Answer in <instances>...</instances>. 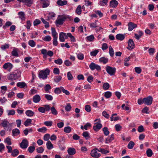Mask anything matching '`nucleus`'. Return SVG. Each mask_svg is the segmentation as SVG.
Segmentation results:
<instances>
[{
  "label": "nucleus",
  "instance_id": "nucleus-1",
  "mask_svg": "<svg viewBox=\"0 0 158 158\" xmlns=\"http://www.w3.org/2000/svg\"><path fill=\"white\" fill-rule=\"evenodd\" d=\"M12 124V123H10L7 120H3L0 123V125L2 126L4 129L0 131V135L2 136H3L5 135V131L11 130Z\"/></svg>",
  "mask_w": 158,
  "mask_h": 158
},
{
  "label": "nucleus",
  "instance_id": "nucleus-2",
  "mask_svg": "<svg viewBox=\"0 0 158 158\" xmlns=\"http://www.w3.org/2000/svg\"><path fill=\"white\" fill-rule=\"evenodd\" d=\"M73 20L71 16L68 15H64L61 16V18L59 19L56 20V25H62L64 22L65 20L71 21Z\"/></svg>",
  "mask_w": 158,
  "mask_h": 158
},
{
  "label": "nucleus",
  "instance_id": "nucleus-3",
  "mask_svg": "<svg viewBox=\"0 0 158 158\" xmlns=\"http://www.w3.org/2000/svg\"><path fill=\"white\" fill-rule=\"evenodd\" d=\"M21 72L19 70L14 71L11 74L9 75L7 78L9 80L13 81L18 79L20 76Z\"/></svg>",
  "mask_w": 158,
  "mask_h": 158
},
{
  "label": "nucleus",
  "instance_id": "nucleus-4",
  "mask_svg": "<svg viewBox=\"0 0 158 158\" xmlns=\"http://www.w3.org/2000/svg\"><path fill=\"white\" fill-rule=\"evenodd\" d=\"M50 72V70L47 69L45 70L40 71L39 74V78L43 79H46L47 78L48 75L49 74Z\"/></svg>",
  "mask_w": 158,
  "mask_h": 158
},
{
  "label": "nucleus",
  "instance_id": "nucleus-5",
  "mask_svg": "<svg viewBox=\"0 0 158 158\" xmlns=\"http://www.w3.org/2000/svg\"><path fill=\"white\" fill-rule=\"evenodd\" d=\"M99 152V150L98 149H93L91 152V155L94 158H98L101 156Z\"/></svg>",
  "mask_w": 158,
  "mask_h": 158
},
{
  "label": "nucleus",
  "instance_id": "nucleus-6",
  "mask_svg": "<svg viewBox=\"0 0 158 158\" xmlns=\"http://www.w3.org/2000/svg\"><path fill=\"white\" fill-rule=\"evenodd\" d=\"M107 73L111 76L115 74L116 72V68L114 67H112L110 66H107L106 68Z\"/></svg>",
  "mask_w": 158,
  "mask_h": 158
},
{
  "label": "nucleus",
  "instance_id": "nucleus-7",
  "mask_svg": "<svg viewBox=\"0 0 158 158\" xmlns=\"http://www.w3.org/2000/svg\"><path fill=\"white\" fill-rule=\"evenodd\" d=\"M153 98L152 96H149L148 97L143 98L144 104L147 105H150L152 104L153 101Z\"/></svg>",
  "mask_w": 158,
  "mask_h": 158
},
{
  "label": "nucleus",
  "instance_id": "nucleus-8",
  "mask_svg": "<svg viewBox=\"0 0 158 158\" xmlns=\"http://www.w3.org/2000/svg\"><path fill=\"white\" fill-rule=\"evenodd\" d=\"M13 67V66L12 64L10 62H7L3 64L2 68L4 70H6L10 72Z\"/></svg>",
  "mask_w": 158,
  "mask_h": 158
},
{
  "label": "nucleus",
  "instance_id": "nucleus-9",
  "mask_svg": "<svg viewBox=\"0 0 158 158\" xmlns=\"http://www.w3.org/2000/svg\"><path fill=\"white\" fill-rule=\"evenodd\" d=\"M89 67L92 70H93L95 69H96L98 71H100L101 70V67L99 65L95 64L93 62H92L90 64Z\"/></svg>",
  "mask_w": 158,
  "mask_h": 158
},
{
  "label": "nucleus",
  "instance_id": "nucleus-10",
  "mask_svg": "<svg viewBox=\"0 0 158 158\" xmlns=\"http://www.w3.org/2000/svg\"><path fill=\"white\" fill-rule=\"evenodd\" d=\"M67 38L68 37L66 33L63 32H61L60 33L59 39L60 41L61 42H64L65 39H67Z\"/></svg>",
  "mask_w": 158,
  "mask_h": 158
},
{
  "label": "nucleus",
  "instance_id": "nucleus-11",
  "mask_svg": "<svg viewBox=\"0 0 158 158\" xmlns=\"http://www.w3.org/2000/svg\"><path fill=\"white\" fill-rule=\"evenodd\" d=\"M128 47L127 48L130 50L133 49L135 48V44L132 39H130L128 41Z\"/></svg>",
  "mask_w": 158,
  "mask_h": 158
},
{
  "label": "nucleus",
  "instance_id": "nucleus-12",
  "mask_svg": "<svg viewBox=\"0 0 158 158\" xmlns=\"http://www.w3.org/2000/svg\"><path fill=\"white\" fill-rule=\"evenodd\" d=\"M28 145V141L26 139H23L20 143V147L21 148H27Z\"/></svg>",
  "mask_w": 158,
  "mask_h": 158
},
{
  "label": "nucleus",
  "instance_id": "nucleus-13",
  "mask_svg": "<svg viewBox=\"0 0 158 158\" xmlns=\"http://www.w3.org/2000/svg\"><path fill=\"white\" fill-rule=\"evenodd\" d=\"M20 2L24 3L25 5L28 6H30L33 3V0H17Z\"/></svg>",
  "mask_w": 158,
  "mask_h": 158
},
{
  "label": "nucleus",
  "instance_id": "nucleus-14",
  "mask_svg": "<svg viewBox=\"0 0 158 158\" xmlns=\"http://www.w3.org/2000/svg\"><path fill=\"white\" fill-rule=\"evenodd\" d=\"M128 30L129 31H132L134 28H136L137 27L136 24L131 22H129L128 23Z\"/></svg>",
  "mask_w": 158,
  "mask_h": 158
},
{
  "label": "nucleus",
  "instance_id": "nucleus-15",
  "mask_svg": "<svg viewBox=\"0 0 158 158\" xmlns=\"http://www.w3.org/2000/svg\"><path fill=\"white\" fill-rule=\"evenodd\" d=\"M125 35V34H118L116 35V38L118 40L122 41L124 39Z\"/></svg>",
  "mask_w": 158,
  "mask_h": 158
},
{
  "label": "nucleus",
  "instance_id": "nucleus-16",
  "mask_svg": "<svg viewBox=\"0 0 158 158\" xmlns=\"http://www.w3.org/2000/svg\"><path fill=\"white\" fill-rule=\"evenodd\" d=\"M118 2L116 0H112L110 1V6L111 7H116L118 5Z\"/></svg>",
  "mask_w": 158,
  "mask_h": 158
},
{
  "label": "nucleus",
  "instance_id": "nucleus-17",
  "mask_svg": "<svg viewBox=\"0 0 158 158\" xmlns=\"http://www.w3.org/2000/svg\"><path fill=\"white\" fill-rule=\"evenodd\" d=\"M33 99L34 102L37 103L40 101V97L39 95H36L33 97Z\"/></svg>",
  "mask_w": 158,
  "mask_h": 158
},
{
  "label": "nucleus",
  "instance_id": "nucleus-18",
  "mask_svg": "<svg viewBox=\"0 0 158 158\" xmlns=\"http://www.w3.org/2000/svg\"><path fill=\"white\" fill-rule=\"evenodd\" d=\"M102 127V124L99 123L97 124L96 125L94 126L93 128L95 131H97Z\"/></svg>",
  "mask_w": 158,
  "mask_h": 158
},
{
  "label": "nucleus",
  "instance_id": "nucleus-19",
  "mask_svg": "<svg viewBox=\"0 0 158 158\" xmlns=\"http://www.w3.org/2000/svg\"><path fill=\"white\" fill-rule=\"evenodd\" d=\"M56 3L58 6H63L66 5L67 3V2L66 1L58 0L57 1Z\"/></svg>",
  "mask_w": 158,
  "mask_h": 158
},
{
  "label": "nucleus",
  "instance_id": "nucleus-20",
  "mask_svg": "<svg viewBox=\"0 0 158 158\" xmlns=\"http://www.w3.org/2000/svg\"><path fill=\"white\" fill-rule=\"evenodd\" d=\"M114 139V135L112 134L110 136H109L106 140V143H109L111 142Z\"/></svg>",
  "mask_w": 158,
  "mask_h": 158
},
{
  "label": "nucleus",
  "instance_id": "nucleus-21",
  "mask_svg": "<svg viewBox=\"0 0 158 158\" xmlns=\"http://www.w3.org/2000/svg\"><path fill=\"white\" fill-rule=\"evenodd\" d=\"M41 3L42 4L43 8L46 7L49 5L48 2V0H42Z\"/></svg>",
  "mask_w": 158,
  "mask_h": 158
},
{
  "label": "nucleus",
  "instance_id": "nucleus-22",
  "mask_svg": "<svg viewBox=\"0 0 158 158\" xmlns=\"http://www.w3.org/2000/svg\"><path fill=\"white\" fill-rule=\"evenodd\" d=\"M17 86L21 88H24L27 86L26 84L24 82H19L17 84Z\"/></svg>",
  "mask_w": 158,
  "mask_h": 158
},
{
  "label": "nucleus",
  "instance_id": "nucleus-23",
  "mask_svg": "<svg viewBox=\"0 0 158 158\" xmlns=\"http://www.w3.org/2000/svg\"><path fill=\"white\" fill-rule=\"evenodd\" d=\"M12 133L13 136H17L19 134V130L17 128L14 129L12 131Z\"/></svg>",
  "mask_w": 158,
  "mask_h": 158
},
{
  "label": "nucleus",
  "instance_id": "nucleus-24",
  "mask_svg": "<svg viewBox=\"0 0 158 158\" xmlns=\"http://www.w3.org/2000/svg\"><path fill=\"white\" fill-rule=\"evenodd\" d=\"M19 17L22 20H24L25 19L24 13L23 12L21 11L18 13Z\"/></svg>",
  "mask_w": 158,
  "mask_h": 158
},
{
  "label": "nucleus",
  "instance_id": "nucleus-25",
  "mask_svg": "<svg viewBox=\"0 0 158 158\" xmlns=\"http://www.w3.org/2000/svg\"><path fill=\"white\" fill-rule=\"evenodd\" d=\"M99 61L100 62H102L104 64H106L108 61V59L105 57H102L99 59Z\"/></svg>",
  "mask_w": 158,
  "mask_h": 158
},
{
  "label": "nucleus",
  "instance_id": "nucleus-26",
  "mask_svg": "<svg viewBox=\"0 0 158 158\" xmlns=\"http://www.w3.org/2000/svg\"><path fill=\"white\" fill-rule=\"evenodd\" d=\"M109 52L111 56L112 57L114 56V51L111 46H110L109 47Z\"/></svg>",
  "mask_w": 158,
  "mask_h": 158
},
{
  "label": "nucleus",
  "instance_id": "nucleus-27",
  "mask_svg": "<svg viewBox=\"0 0 158 158\" xmlns=\"http://www.w3.org/2000/svg\"><path fill=\"white\" fill-rule=\"evenodd\" d=\"M25 113L28 116L31 117L33 115L34 113L31 110H27L26 111Z\"/></svg>",
  "mask_w": 158,
  "mask_h": 158
},
{
  "label": "nucleus",
  "instance_id": "nucleus-28",
  "mask_svg": "<svg viewBox=\"0 0 158 158\" xmlns=\"http://www.w3.org/2000/svg\"><path fill=\"white\" fill-rule=\"evenodd\" d=\"M76 13L78 15H80L81 13V5H78L77 7Z\"/></svg>",
  "mask_w": 158,
  "mask_h": 158
},
{
  "label": "nucleus",
  "instance_id": "nucleus-29",
  "mask_svg": "<svg viewBox=\"0 0 158 158\" xmlns=\"http://www.w3.org/2000/svg\"><path fill=\"white\" fill-rule=\"evenodd\" d=\"M52 35L53 37H57V36H56L57 35V33L56 32L55 29L54 27H52Z\"/></svg>",
  "mask_w": 158,
  "mask_h": 158
},
{
  "label": "nucleus",
  "instance_id": "nucleus-30",
  "mask_svg": "<svg viewBox=\"0 0 158 158\" xmlns=\"http://www.w3.org/2000/svg\"><path fill=\"white\" fill-rule=\"evenodd\" d=\"M37 131L39 132L45 133L47 131V129L45 127H43L42 128L38 129Z\"/></svg>",
  "mask_w": 158,
  "mask_h": 158
},
{
  "label": "nucleus",
  "instance_id": "nucleus-31",
  "mask_svg": "<svg viewBox=\"0 0 158 158\" xmlns=\"http://www.w3.org/2000/svg\"><path fill=\"white\" fill-rule=\"evenodd\" d=\"M108 0H100L99 4L101 6H105L107 5Z\"/></svg>",
  "mask_w": 158,
  "mask_h": 158
},
{
  "label": "nucleus",
  "instance_id": "nucleus-32",
  "mask_svg": "<svg viewBox=\"0 0 158 158\" xmlns=\"http://www.w3.org/2000/svg\"><path fill=\"white\" fill-rule=\"evenodd\" d=\"M68 152L69 155H73L76 153V151L75 149H68Z\"/></svg>",
  "mask_w": 158,
  "mask_h": 158
},
{
  "label": "nucleus",
  "instance_id": "nucleus-33",
  "mask_svg": "<svg viewBox=\"0 0 158 158\" xmlns=\"http://www.w3.org/2000/svg\"><path fill=\"white\" fill-rule=\"evenodd\" d=\"M44 88L46 92L49 93V90L51 89L52 87L49 84H48L45 85Z\"/></svg>",
  "mask_w": 158,
  "mask_h": 158
},
{
  "label": "nucleus",
  "instance_id": "nucleus-34",
  "mask_svg": "<svg viewBox=\"0 0 158 158\" xmlns=\"http://www.w3.org/2000/svg\"><path fill=\"white\" fill-rule=\"evenodd\" d=\"M104 134L106 135H108L109 134L110 132L108 131V129L107 127H105L103 128Z\"/></svg>",
  "mask_w": 158,
  "mask_h": 158
},
{
  "label": "nucleus",
  "instance_id": "nucleus-35",
  "mask_svg": "<svg viewBox=\"0 0 158 158\" xmlns=\"http://www.w3.org/2000/svg\"><path fill=\"white\" fill-rule=\"evenodd\" d=\"M61 79V77L59 76L55 77L54 78V80L55 82L56 83H58L60 81Z\"/></svg>",
  "mask_w": 158,
  "mask_h": 158
},
{
  "label": "nucleus",
  "instance_id": "nucleus-36",
  "mask_svg": "<svg viewBox=\"0 0 158 158\" xmlns=\"http://www.w3.org/2000/svg\"><path fill=\"white\" fill-rule=\"evenodd\" d=\"M98 52L99 51L98 49H95L90 52V55L91 56H96Z\"/></svg>",
  "mask_w": 158,
  "mask_h": 158
},
{
  "label": "nucleus",
  "instance_id": "nucleus-37",
  "mask_svg": "<svg viewBox=\"0 0 158 158\" xmlns=\"http://www.w3.org/2000/svg\"><path fill=\"white\" fill-rule=\"evenodd\" d=\"M40 19L41 20L42 22L45 24V28H48L49 27V23L45 21L43 18H41Z\"/></svg>",
  "mask_w": 158,
  "mask_h": 158
},
{
  "label": "nucleus",
  "instance_id": "nucleus-38",
  "mask_svg": "<svg viewBox=\"0 0 158 158\" xmlns=\"http://www.w3.org/2000/svg\"><path fill=\"white\" fill-rule=\"evenodd\" d=\"M51 110L52 114L54 115H57L58 114L57 111L56 110L54 106H52L51 108Z\"/></svg>",
  "mask_w": 158,
  "mask_h": 158
},
{
  "label": "nucleus",
  "instance_id": "nucleus-39",
  "mask_svg": "<svg viewBox=\"0 0 158 158\" xmlns=\"http://www.w3.org/2000/svg\"><path fill=\"white\" fill-rule=\"evenodd\" d=\"M146 154L148 156L151 157L153 154L152 151L151 149H149L147 150Z\"/></svg>",
  "mask_w": 158,
  "mask_h": 158
},
{
  "label": "nucleus",
  "instance_id": "nucleus-40",
  "mask_svg": "<svg viewBox=\"0 0 158 158\" xmlns=\"http://www.w3.org/2000/svg\"><path fill=\"white\" fill-rule=\"evenodd\" d=\"M82 135L86 139H88L90 137L89 133L88 131H85V132H84L82 134Z\"/></svg>",
  "mask_w": 158,
  "mask_h": 158
},
{
  "label": "nucleus",
  "instance_id": "nucleus-41",
  "mask_svg": "<svg viewBox=\"0 0 158 158\" xmlns=\"http://www.w3.org/2000/svg\"><path fill=\"white\" fill-rule=\"evenodd\" d=\"M42 39L46 41H49L51 40V37L49 35H46L42 38Z\"/></svg>",
  "mask_w": 158,
  "mask_h": 158
},
{
  "label": "nucleus",
  "instance_id": "nucleus-42",
  "mask_svg": "<svg viewBox=\"0 0 158 158\" xmlns=\"http://www.w3.org/2000/svg\"><path fill=\"white\" fill-rule=\"evenodd\" d=\"M72 107L69 103H67L65 107V109L67 111H69L71 110Z\"/></svg>",
  "mask_w": 158,
  "mask_h": 158
},
{
  "label": "nucleus",
  "instance_id": "nucleus-43",
  "mask_svg": "<svg viewBox=\"0 0 158 158\" xmlns=\"http://www.w3.org/2000/svg\"><path fill=\"white\" fill-rule=\"evenodd\" d=\"M11 53L12 55L16 57H17L18 56V54L17 51V49H13L12 52Z\"/></svg>",
  "mask_w": 158,
  "mask_h": 158
},
{
  "label": "nucleus",
  "instance_id": "nucleus-44",
  "mask_svg": "<svg viewBox=\"0 0 158 158\" xmlns=\"http://www.w3.org/2000/svg\"><path fill=\"white\" fill-rule=\"evenodd\" d=\"M31 120L30 119H27L24 122V124L26 126H28L31 123Z\"/></svg>",
  "mask_w": 158,
  "mask_h": 158
},
{
  "label": "nucleus",
  "instance_id": "nucleus-45",
  "mask_svg": "<svg viewBox=\"0 0 158 158\" xmlns=\"http://www.w3.org/2000/svg\"><path fill=\"white\" fill-rule=\"evenodd\" d=\"M19 153V151L16 149L14 150L13 152L11 153V155L13 156H17Z\"/></svg>",
  "mask_w": 158,
  "mask_h": 158
},
{
  "label": "nucleus",
  "instance_id": "nucleus-46",
  "mask_svg": "<svg viewBox=\"0 0 158 158\" xmlns=\"http://www.w3.org/2000/svg\"><path fill=\"white\" fill-rule=\"evenodd\" d=\"M110 87V85L108 83H104L103 85V89L105 90H106L109 89Z\"/></svg>",
  "mask_w": 158,
  "mask_h": 158
},
{
  "label": "nucleus",
  "instance_id": "nucleus-47",
  "mask_svg": "<svg viewBox=\"0 0 158 158\" xmlns=\"http://www.w3.org/2000/svg\"><path fill=\"white\" fill-rule=\"evenodd\" d=\"M112 95V93L110 91H107L105 93L104 96L106 98H110Z\"/></svg>",
  "mask_w": 158,
  "mask_h": 158
},
{
  "label": "nucleus",
  "instance_id": "nucleus-48",
  "mask_svg": "<svg viewBox=\"0 0 158 158\" xmlns=\"http://www.w3.org/2000/svg\"><path fill=\"white\" fill-rule=\"evenodd\" d=\"M47 148H53V146L50 141H48L46 143Z\"/></svg>",
  "mask_w": 158,
  "mask_h": 158
},
{
  "label": "nucleus",
  "instance_id": "nucleus-49",
  "mask_svg": "<svg viewBox=\"0 0 158 158\" xmlns=\"http://www.w3.org/2000/svg\"><path fill=\"white\" fill-rule=\"evenodd\" d=\"M77 56L78 59L79 60H82L84 59V55L81 53H78L77 54Z\"/></svg>",
  "mask_w": 158,
  "mask_h": 158
},
{
  "label": "nucleus",
  "instance_id": "nucleus-50",
  "mask_svg": "<svg viewBox=\"0 0 158 158\" xmlns=\"http://www.w3.org/2000/svg\"><path fill=\"white\" fill-rule=\"evenodd\" d=\"M28 44L31 47H33L35 46V43L33 40H29Z\"/></svg>",
  "mask_w": 158,
  "mask_h": 158
},
{
  "label": "nucleus",
  "instance_id": "nucleus-51",
  "mask_svg": "<svg viewBox=\"0 0 158 158\" xmlns=\"http://www.w3.org/2000/svg\"><path fill=\"white\" fill-rule=\"evenodd\" d=\"M41 53L44 55L43 58L45 59L46 58L47 56H48L46 54L47 53V50L43 49L41 50Z\"/></svg>",
  "mask_w": 158,
  "mask_h": 158
},
{
  "label": "nucleus",
  "instance_id": "nucleus-52",
  "mask_svg": "<svg viewBox=\"0 0 158 158\" xmlns=\"http://www.w3.org/2000/svg\"><path fill=\"white\" fill-rule=\"evenodd\" d=\"M62 90L61 89L60 87V88H56L54 90V92L56 94H59L61 93Z\"/></svg>",
  "mask_w": 158,
  "mask_h": 158
},
{
  "label": "nucleus",
  "instance_id": "nucleus-53",
  "mask_svg": "<svg viewBox=\"0 0 158 158\" xmlns=\"http://www.w3.org/2000/svg\"><path fill=\"white\" fill-rule=\"evenodd\" d=\"M71 128L69 126L65 127L64 128V131L66 133H69L71 131Z\"/></svg>",
  "mask_w": 158,
  "mask_h": 158
},
{
  "label": "nucleus",
  "instance_id": "nucleus-54",
  "mask_svg": "<svg viewBox=\"0 0 158 158\" xmlns=\"http://www.w3.org/2000/svg\"><path fill=\"white\" fill-rule=\"evenodd\" d=\"M54 62L55 63L60 65L62 64L63 63V61L61 59L59 58L57 60H54Z\"/></svg>",
  "mask_w": 158,
  "mask_h": 158
},
{
  "label": "nucleus",
  "instance_id": "nucleus-55",
  "mask_svg": "<svg viewBox=\"0 0 158 158\" xmlns=\"http://www.w3.org/2000/svg\"><path fill=\"white\" fill-rule=\"evenodd\" d=\"M4 142L6 143L8 145H10L11 144V139L9 137L6 138L4 140Z\"/></svg>",
  "mask_w": 158,
  "mask_h": 158
},
{
  "label": "nucleus",
  "instance_id": "nucleus-56",
  "mask_svg": "<svg viewBox=\"0 0 158 158\" xmlns=\"http://www.w3.org/2000/svg\"><path fill=\"white\" fill-rule=\"evenodd\" d=\"M135 143L133 141H130L127 145L128 148H132L133 147Z\"/></svg>",
  "mask_w": 158,
  "mask_h": 158
},
{
  "label": "nucleus",
  "instance_id": "nucleus-57",
  "mask_svg": "<svg viewBox=\"0 0 158 158\" xmlns=\"http://www.w3.org/2000/svg\"><path fill=\"white\" fill-rule=\"evenodd\" d=\"M61 89L62 90V92L64 93L66 95H69L70 94V93L69 91L65 89L63 87H60Z\"/></svg>",
  "mask_w": 158,
  "mask_h": 158
},
{
  "label": "nucleus",
  "instance_id": "nucleus-58",
  "mask_svg": "<svg viewBox=\"0 0 158 158\" xmlns=\"http://www.w3.org/2000/svg\"><path fill=\"white\" fill-rule=\"evenodd\" d=\"M155 49L154 48H151L148 50L149 53L150 55H152L155 52Z\"/></svg>",
  "mask_w": 158,
  "mask_h": 158
},
{
  "label": "nucleus",
  "instance_id": "nucleus-59",
  "mask_svg": "<svg viewBox=\"0 0 158 158\" xmlns=\"http://www.w3.org/2000/svg\"><path fill=\"white\" fill-rule=\"evenodd\" d=\"M12 24L11 22L10 21H7L6 22L5 25L4 26H3V28L4 29H6L7 27H8L10 26Z\"/></svg>",
  "mask_w": 158,
  "mask_h": 158
},
{
  "label": "nucleus",
  "instance_id": "nucleus-60",
  "mask_svg": "<svg viewBox=\"0 0 158 158\" xmlns=\"http://www.w3.org/2000/svg\"><path fill=\"white\" fill-rule=\"evenodd\" d=\"M45 97L47 99L50 101L52 100L53 98L52 95L48 94H45Z\"/></svg>",
  "mask_w": 158,
  "mask_h": 158
},
{
  "label": "nucleus",
  "instance_id": "nucleus-61",
  "mask_svg": "<svg viewBox=\"0 0 158 158\" xmlns=\"http://www.w3.org/2000/svg\"><path fill=\"white\" fill-rule=\"evenodd\" d=\"M7 111L8 113V115H13L15 113V110H8Z\"/></svg>",
  "mask_w": 158,
  "mask_h": 158
},
{
  "label": "nucleus",
  "instance_id": "nucleus-62",
  "mask_svg": "<svg viewBox=\"0 0 158 158\" xmlns=\"http://www.w3.org/2000/svg\"><path fill=\"white\" fill-rule=\"evenodd\" d=\"M64 63L65 65L67 66H70L72 64V62L68 60H66L64 61Z\"/></svg>",
  "mask_w": 158,
  "mask_h": 158
},
{
  "label": "nucleus",
  "instance_id": "nucleus-63",
  "mask_svg": "<svg viewBox=\"0 0 158 158\" xmlns=\"http://www.w3.org/2000/svg\"><path fill=\"white\" fill-rule=\"evenodd\" d=\"M41 23V21L39 19H35L33 22V24L34 26H36L39 24Z\"/></svg>",
  "mask_w": 158,
  "mask_h": 158
},
{
  "label": "nucleus",
  "instance_id": "nucleus-64",
  "mask_svg": "<svg viewBox=\"0 0 158 158\" xmlns=\"http://www.w3.org/2000/svg\"><path fill=\"white\" fill-rule=\"evenodd\" d=\"M94 38V36L93 35H91L89 36H88L86 37L87 40L90 41H92Z\"/></svg>",
  "mask_w": 158,
  "mask_h": 158
}]
</instances>
